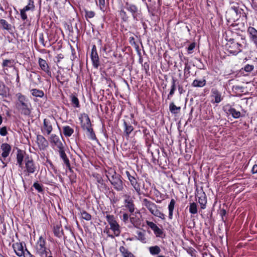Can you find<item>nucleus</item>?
<instances>
[{
    "mask_svg": "<svg viewBox=\"0 0 257 257\" xmlns=\"http://www.w3.org/2000/svg\"><path fill=\"white\" fill-rule=\"evenodd\" d=\"M125 10L131 13L135 21H139L141 19L142 14L141 9L136 5L126 2L124 7L119 11V16L122 22L128 23L130 19V17Z\"/></svg>",
    "mask_w": 257,
    "mask_h": 257,
    "instance_id": "nucleus-1",
    "label": "nucleus"
},
{
    "mask_svg": "<svg viewBox=\"0 0 257 257\" xmlns=\"http://www.w3.org/2000/svg\"><path fill=\"white\" fill-rule=\"evenodd\" d=\"M226 40L225 50L228 53L236 55L242 51L245 42L244 37L235 34L232 38L227 37Z\"/></svg>",
    "mask_w": 257,
    "mask_h": 257,
    "instance_id": "nucleus-2",
    "label": "nucleus"
},
{
    "mask_svg": "<svg viewBox=\"0 0 257 257\" xmlns=\"http://www.w3.org/2000/svg\"><path fill=\"white\" fill-rule=\"evenodd\" d=\"M16 97L15 105L17 109L25 112H30L32 110V105L28 98L20 92L17 93Z\"/></svg>",
    "mask_w": 257,
    "mask_h": 257,
    "instance_id": "nucleus-3",
    "label": "nucleus"
},
{
    "mask_svg": "<svg viewBox=\"0 0 257 257\" xmlns=\"http://www.w3.org/2000/svg\"><path fill=\"white\" fill-rule=\"evenodd\" d=\"M142 205L145 206L152 214L162 219H165V215L158 209V206L154 202L144 198L142 200Z\"/></svg>",
    "mask_w": 257,
    "mask_h": 257,
    "instance_id": "nucleus-4",
    "label": "nucleus"
},
{
    "mask_svg": "<svg viewBox=\"0 0 257 257\" xmlns=\"http://www.w3.org/2000/svg\"><path fill=\"white\" fill-rule=\"evenodd\" d=\"M79 119L81 124V126L84 131H86L87 135L93 139L95 138V135L91 128V124L90 119L86 113H82L79 117Z\"/></svg>",
    "mask_w": 257,
    "mask_h": 257,
    "instance_id": "nucleus-5",
    "label": "nucleus"
},
{
    "mask_svg": "<svg viewBox=\"0 0 257 257\" xmlns=\"http://www.w3.org/2000/svg\"><path fill=\"white\" fill-rule=\"evenodd\" d=\"M109 177L107 176L110 182L113 185L114 188L118 191H121L123 189V183L121 180V176L117 174L115 172H109Z\"/></svg>",
    "mask_w": 257,
    "mask_h": 257,
    "instance_id": "nucleus-6",
    "label": "nucleus"
},
{
    "mask_svg": "<svg viewBox=\"0 0 257 257\" xmlns=\"http://www.w3.org/2000/svg\"><path fill=\"white\" fill-rule=\"evenodd\" d=\"M35 250L37 254L41 257H47L50 250L46 247V241L42 237L40 236L36 244Z\"/></svg>",
    "mask_w": 257,
    "mask_h": 257,
    "instance_id": "nucleus-7",
    "label": "nucleus"
},
{
    "mask_svg": "<svg viewBox=\"0 0 257 257\" xmlns=\"http://www.w3.org/2000/svg\"><path fill=\"white\" fill-rule=\"evenodd\" d=\"M106 218L110 225V229L113 231L114 235L118 236L120 233V226L117 222L114 216L107 215Z\"/></svg>",
    "mask_w": 257,
    "mask_h": 257,
    "instance_id": "nucleus-8",
    "label": "nucleus"
},
{
    "mask_svg": "<svg viewBox=\"0 0 257 257\" xmlns=\"http://www.w3.org/2000/svg\"><path fill=\"white\" fill-rule=\"evenodd\" d=\"M90 59L93 67L95 69H98L100 65V62L95 45H92L90 53Z\"/></svg>",
    "mask_w": 257,
    "mask_h": 257,
    "instance_id": "nucleus-9",
    "label": "nucleus"
},
{
    "mask_svg": "<svg viewBox=\"0 0 257 257\" xmlns=\"http://www.w3.org/2000/svg\"><path fill=\"white\" fill-rule=\"evenodd\" d=\"M34 0H28V3L23 9H20L21 18L23 21H28V16L26 14L27 11H33L35 9Z\"/></svg>",
    "mask_w": 257,
    "mask_h": 257,
    "instance_id": "nucleus-10",
    "label": "nucleus"
},
{
    "mask_svg": "<svg viewBox=\"0 0 257 257\" xmlns=\"http://www.w3.org/2000/svg\"><path fill=\"white\" fill-rule=\"evenodd\" d=\"M55 121L54 117L50 116L48 118H45L43 122V127L42 131L43 133H46L47 135H49L52 131V123Z\"/></svg>",
    "mask_w": 257,
    "mask_h": 257,
    "instance_id": "nucleus-11",
    "label": "nucleus"
},
{
    "mask_svg": "<svg viewBox=\"0 0 257 257\" xmlns=\"http://www.w3.org/2000/svg\"><path fill=\"white\" fill-rule=\"evenodd\" d=\"M56 78L57 81L62 85L65 83L67 84L69 81V75L67 71L64 70H58Z\"/></svg>",
    "mask_w": 257,
    "mask_h": 257,
    "instance_id": "nucleus-12",
    "label": "nucleus"
},
{
    "mask_svg": "<svg viewBox=\"0 0 257 257\" xmlns=\"http://www.w3.org/2000/svg\"><path fill=\"white\" fill-rule=\"evenodd\" d=\"M25 164L26 171L28 173V175L29 174H33L35 172L37 167L32 158L27 156L25 159Z\"/></svg>",
    "mask_w": 257,
    "mask_h": 257,
    "instance_id": "nucleus-13",
    "label": "nucleus"
},
{
    "mask_svg": "<svg viewBox=\"0 0 257 257\" xmlns=\"http://www.w3.org/2000/svg\"><path fill=\"white\" fill-rule=\"evenodd\" d=\"M210 97L212 103H218L223 99V96L222 95V93L216 88L211 89Z\"/></svg>",
    "mask_w": 257,
    "mask_h": 257,
    "instance_id": "nucleus-14",
    "label": "nucleus"
},
{
    "mask_svg": "<svg viewBox=\"0 0 257 257\" xmlns=\"http://www.w3.org/2000/svg\"><path fill=\"white\" fill-rule=\"evenodd\" d=\"M247 34L250 43H253L257 49V30L253 27L249 26Z\"/></svg>",
    "mask_w": 257,
    "mask_h": 257,
    "instance_id": "nucleus-15",
    "label": "nucleus"
},
{
    "mask_svg": "<svg viewBox=\"0 0 257 257\" xmlns=\"http://www.w3.org/2000/svg\"><path fill=\"white\" fill-rule=\"evenodd\" d=\"M38 64L41 70L45 72L49 77H52L50 67L48 62L45 60L39 58L38 59Z\"/></svg>",
    "mask_w": 257,
    "mask_h": 257,
    "instance_id": "nucleus-16",
    "label": "nucleus"
},
{
    "mask_svg": "<svg viewBox=\"0 0 257 257\" xmlns=\"http://www.w3.org/2000/svg\"><path fill=\"white\" fill-rule=\"evenodd\" d=\"M125 174L128 179L130 181L132 186L134 187L136 191L139 194H140L141 192V188L140 185L138 183L137 179L134 176H132L128 171H126L125 172Z\"/></svg>",
    "mask_w": 257,
    "mask_h": 257,
    "instance_id": "nucleus-17",
    "label": "nucleus"
},
{
    "mask_svg": "<svg viewBox=\"0 0 257 257\" xmlns=\"http://www.w3.org/2000/svg\"><path fill=\"white\" fill-rule=\"evenodd\" d=\"M50 141L52 145L55 146L58 150L64 148L63 144L58 136L55 134L51 135Z\"/></svg>",
    "mask_w": 257,
    "mask_h": 257,
    "instance_id": "nucleus-18",
    "label": "nucleus"
},
{
    "mask_svg": "<svg viewBox=\"0 0 257 257\" xmlns=\"http://www.w3.org/2000/svg\"><path fill=\"white\" fill-rule=\"evenodd\" d=\"M37 143L40 150H44L48 146V142L41 135L37 136Z\"/></svg>",
    "mask_w": 257,
    "mask_h": 257,
    "instance_id": "nucleus-19",
    "label": "nucleus"
},
{
    "mask_svg": "<svg viewBox=\"0 0 257 257\" xmlns=\"http://www.w3.org/2000/svg\"><path fill=\"white\" fill-rule=\"evenodd\" d=\"M147 224L153 230L157 237H160L163 234V231L155 223L152 221H147Z\"/></svg>",
    "mask_w": 257,
    "mask_h": 257,
    "instance_id": "nucleus-20",
    "label": "nucleus"
},
{
    "mask_svg": "<svg viewBox=\"0 0 257 257\" xmlns=\"http://www.w3.org/2000/svg\"><path fill=\"white\" fill-rule=\"evenodd\" d=\"M9 93V88L4 82L0 80V98L4 99L7 98Z\"/></svg>",
    "mask_w": 257,
    "mask_h": 257,
    "instance_id": "nucleus-21",
    "label": "nucleus"
},
{
    "mask_svg": "<svg viewBox=\"0 0 257 257\" xmlns=\"http://www.w3.org/2000/svg\"><path fill=\"white\" fill-rule=\"evenodd\" d=\"M125 207L127 208L131 213H133L135 210V205L133 203V201L131 198V196L128 195H125Z\"/></svg>",
    "mask_w": 257,
    "mask_h": 257,
    "instance_id": "nucleus-22",
    "label": "nucleus"
},
{
    "mask_svg": "<svg viewBox=\"0 0 257 257\" xmlns=\"http://www.w3.org/2000/svg\"><path fill=\"white\" fill-rule=\"evenodd\" d=\"M13 249L16 254L19 256H22L24 253V247L21 242H16L13 244Z\"/></svg>",
    "mask_w": 257,
    "mask_h": 257,
    "instance_id": "nucleus-23",
    "label": "nucleus"
},
{
    "mask_svg": "<svg viewBox=\"0 0 257 257\" xmlns=\"http://www.w3.org/2000/svg\"><path fill=\"white\" fill-rule=\"evenodd\" d=\"M41 76L36 73L31 74L30 77V85L35 87L38 85L39 83L41 82Z\"/></svg>",
    "mask_w": 257,
    "mask_h": 257,
    "instance_id": "nucleus-24",
    "label": "nucleus"
},
{
    "mask_svg": "<svg viewBox=\"0 0 257 257\" xmlns=\"http://www.w3.org/2000/svg\"><path fill=\"white\" fill-rule=\"evenodd\" d=\"M96 5L100 10L104 12L109 6V0H95Z\"/></svg>",
    "mask_w": 257,
    "mask_h": 257,
    "instance_id": "nucleus-25",
    "label": "nucleus"
},
{
    "mask_svg": "<svg viewBox=\"0 0 257 257\" xmlns=\"http://www.w3.org/2000/svg\"><path fill=\"white\" fill-rule=\"evenodd\" d=\"M70 104L72 106L79 108L80 106L79 100L76 94H71L69 97Z\"/></svg>",
    "mask_w": 257,
    "mask_h": 257,
    "instance_id": "nucleus-26",
    "label": "nucleus"
},
{
    "mask_svg": "<svg viewBox=\"0 0 257 257\" xmlns=\"http://www.w3.org/2000/svg\"><path fill=\"white\" fill-rule=\"evenodd\" d=\"M1 149L2 150V157L3 158H7L10 153L11 150V146L7 143L2 144L1 145Z\"/></svg>",
    "mask_w": 257,
    "mask_h": 257,
    "instance_id": "nucleus-27",
    "label": "nucleus"
},
{
    "mask_svg": "<svg viewBox=\"0 0 257 257\" xmlns=\"http://www.w3.org/2000/svg\"><path fill=\"white\" fill-rule=\"evenodd\" d=\"M25 152L21 150H18L17 152V161L20 167H22L23 161L25 157Z\"/></svg>",
    "mask_w": 257,
    "mask_h": 257,
    "instance_id": "nucleus-28",
    "label": "nucleus"
},
{
    "mask_svg": "<svg viewBox=\"0 0 257 257\" xmlns=\"http://www.w3.org/2000/svg\"><path fill=\"white\" fill-rule=\"evenodd\" d=\"M15 64V60L11 59H3L2 66L4 69L8 70V68L14 67Z\"/></svg>",
    "mask_w": 257,
    "mask_h": 257,
    "instance_id": "nucleus-29",
    "label": "nucleus"
},
{
    "mask_svg": "<svg viewBox=\"0 0 257 257\" xmlns=\"http://www.w3.org/2000/svg\"><path fill=\"white\" fill-rule=\"evenodd\" d=\"M206 84V81L204 78L202 79H195L191 83V86L194 87H203Z\"/></svg>",
    "mask_w": 257,
    "mask_h": 257,
    "instance_id": "nucleus-30",
    "label": "nucleus"
},
{
    "mask_svg": "<svg viewBox=\"0 0 257 257\" xmlns=\"http://www.w3.org/2000/svg\"><path fill=\"white\" fill-rule=\"evenodd\" d=\"M31 95L35 97L43 98L45 96L44 91L37 88H33L30 90Z\"/></svg>",
    "mask_w": 257,
    "mask_h": 257,
    "instance_id": "nucleus-31",
    "label": "nucleus"
},
{
    "mask_svg": "<svg viewBox=\"0 0 257 257\" xmlns=\"http://www.w3.org/2000/svg\"><path fill=\"white\" fill-rule=\"evenodd\" d=\"M177 80L173 78L171 82V89L170 90L169 93L168 94L167 99H171L173 95L174 94L175 91L176 89V82Z\"/></svg>",
    "mask_w": 257,
    "mask_h": 257,
    "instance_id": "nucleus-32",
    "label": "nucleus"
},
{
    "mask_svg": "<svg viewBox=\"0 0 257 257\" xmlns=\"http://www.w3.org/2000/svg\"><path fill=\"white\" fill-rule=\"evenodd\" d=\"M53 232L54 235L59 238H61L63 235V229L61 225L60 224H57L54 226Z\"/></svg>",
    "mask_w": 257,
    "mask_h": 257,
    "instance_id": "nucleus-33",
    "label": "nucleus"
},
{
    "mask_svg": "<svg viewBox=\"0 0 257 257\" xmlns=\"http://www.w3.org/2000/svg\"><path fill=\"white\" fill-rule=\"evenodd\" d=\"M119 250L122 257H136L131 252L123 246L119 247Z\"/></svg>",
    "mask_w": 257,
    "mask_h": 257,
    "instance_id": "nucleus-34",
    "label": "nucleus"
},
{
    "mask_svg": "<svg viewBox=\"0 0 257 257\" xmlns=\"http://www.w3.org/2000/svg\"><path fill=\"white\" fill-rule=\"evenodd\" d=\"M0 27L3 30H6L9 32L12 31V26L6 20H0Z\"/></svg>",
    "mask_w": 257,
    "mask_h": 257,
    "instance_id": "nucleus-35",
    "label": "nucleus"
},
{
    "mask_svg": "<svg viewBox=\"0 0 257 257\" xmlns=\"http://www.w3.org/2000/svg\"><path fill=\"white\" fill-rule=\"evenodd\" d=\"M198 202L201 205L202 209H204L206 207V204L207 200L206 199V196L204 193H202L200 194V196H198Z\"/></svg>",
    "mask_w": 257,
    "mask_h": 257,
    "instance_id": "nucleus-36",
    "label": "nucleus"
},
{
    "mask_svg": "<svg viewBox=\"0 0 257 257\" xmlns=\"http://www.w3.org/2000/svg\"><path fill=\"white\" fill-rule=\"evenodd\" d=\"M149 250L150 253L153 255H158L161 251L160 247L158 245L150 246Z\"/></svg>",
    "mask_w": 257,
    "mask_h": 257,
    "instance_id": "nucleus-37",
    "label": "nucleus"
},
{
    "mask_svg": "<svg viewBox=\"0 0 257 257\" xmlns=\"http://www.w3.org/2000/svg\"><path fill=\"white\" fill-rule=\"evenodd\" d=\"M175 203H176L175 200L174 199H172L169 205H168L169 217L170 219L172 218L173 212V210L174 209Z\"/></svg>",
    "mask_w": 257,
    "mask_h": 257,
    "instance_id": "nucleus-38",
    "label": "nucleus"
},
{
    "mask_svg": "<svg viewBox=\"0 0 257 257\" xmlns=\"http://www.w3.org/2000/svg\"><path fill=\"white\" fill-rule=\"evenodd\" d=\"M62 129L63 134L65 137L71 136L74 132L73 129L69 126H64Z\"/></svg>",
    "mask_w": 257,
    "mask_h": 257,
    "instance_id": "nucleus-39",
    "label": "nucleus"
},
{
    "mask_svg": "<svg viewBox=\"0 0 257 257\" xmlns=\"http://www.w3.org/2000/svg\"><path fill=\"white\" fill-rule=\"evenodd\" d=\"M137 238L138 240H140L143 243L146 242V238L145 237V231H137Z\"/></svg>",
    "mask_w": 257,
    "mask_h": 257,
    "instance_id": "nucleus-40",
    "label": "nucleus"
},
{
    "mask_svg": "<svg viewBox=\"0 0 257 257\" xmlns=\"http://www.w3.org/2000/svg\"><path fill=\"white\" fill-rule=\"evenodd\" d=\"M124 125L125 126L124 133L126 136H128L133 131L134 128L131 125L127 124L125 120H124Z\"/></svg>",
    "mask_w": 257,
    "mask_h": 257,
    "instance_id": "nucleus-41",
    "label": "nucleus"
},
{
    "mask_svg": "<svg viewBox=\"0 0 257 257\" xmlns=\"http://www.w3.org/2000/svg\"><path fill=\"white\" fill-rule=\"evenodd\" d=\"M223 110L224 112H240L236 111L235 109L229 104H227L223 106Z\"/></svg>",
    "mask_w": 257,
    "mask_h": 257,
    "instance_id": "nucleus-42",
    "label": "nucleus"
},
{
    "mask_svg": "<svg viewBox=\"0 0 257 257\" xmlns=\"http://www.w3.org/2000/svg\"><path fill=\"white\" fill-rule=\"evenodd\" d=\"M254 69V66L253 65L246 64L244 67L242 68L240 70V72L243 73V71L247 73L251 72Z\"/></svg>",
    "mask_w": 257,
    "mask_h": 257,
    "instance_id": "nucleus-43",
    "label": "nucleus"
},
{
    "mask_svg": "<svg viewBox=\"0 0 257 257\" xmlns=\"http://www.w3.org/2000/svg\"><path fill=\"white\" fill-rule=\"evenodd\" d=\"M190 69H191L190 66L188 65V63H185L184 71V76L186 78H188L190 76Z\"/></svg>",
    "mask_w": 257,
    "mask_h": 257,
    "instance_id": "nucleus-44",
    "label": "nucleus"
},
{
    "mask_svg": "<svg viewBox=\"0 0 257 257\" xmlns=\"http://www.w3.org/2000/svg\"><path fill=\"white\" fill-rule=\"evenodd\" d=\"M104 79L106 81V84L107 85V86L110 87L112 88L113 87H116V84L114 82L112 81V80L108 77H105Z\"/></svg>",
    "mask_w": 257,
    "mask_h": 257,
    "instance_id": "nucleus-45",
    "label": "nucleus"
},
{
    "mask_svg": "<svg viewBox=\"0 0 257 257\" xmlns=\"http://www.w3.org/2000/svg\"><path fill=\"white\" fill-rule=\"evenodd\" d=\"M189 211L192 214H196L197 212V205L195 203H192L189 206Z\"/></svg>",
    "mask_w": 257,
    "mask_h": 257,
    "instance_id": "nucleus-46",
    "label": "nucleus"
},
{
    "mask_svg": "<svg viewBox=\"0 0 257 257\" xmlns=\"http://www.w3.org/2000/svg\"><path fill=\"white\" fill-rule=\"evenodd\" d=\"M70 48H71V60L72 61V66H73V62L75 61V60L77 58L76 56V53L75 51V49L72 46L70 45Z\"/></svg>",
    "mask_w": 257,
    "mask_h": 257,
    "instance_id": "nucleus-47",
    "label": "nucleus"
},
{
    "mask_svg": "<svg viewBox=\"0 0 257 257\" xmlns=\"http://www.w3.org/2000/svg\"><path fill=\"white\" fill-rule=\"evenodd\" d=\"M81 214L82 218L83 219H85L86 220L88 221V220H91V216L90 215V214H89L88 213H87L85 211H84V210L82 211L81 212Z\"/></svg>",
    "mask_w": 257,
    "mask_h": 257,
    "instance_id": "nucleus-48",
    "label": "nucleus"
},
{
    "mask_svg": "<svg viewBox=\"0 0 257 257\" xmlns=\"http://www.w3.org/2000/svg\"><path fill=\"white\" fill-rule=\"evenodd\" d=\"M169 109L171 112H173L175 110L180 111L181 109L180 107L177 106L174 102H171L169 105Z\"/></svg>",
    "mask_w": 257,
    "mask_h": 257,
    "instance_id": "nucleus-49",
    "label": "nucleus"
},
{
    "mask_svg": "<svg viewBox=\"0 0 257 257\" xmlns=\"http://www.w3.org/2000/svg\"><path fill=\"white\" fill-rule=\"evenodd\" d=\"M231 9L233 10L236 14H237L238 13H240V10L242 11L241 9L239 8V4L237 3H236L234 5H232L231 7Z\"/></svg>",
    "mask_w": 257,
    "mask_h": 257,
    "instance_id": "nucleus-50",
    "label": "nucleus"
},
{
    "mask_svg": "<svg viewBox=\"0 0 257 257\" xmlns=\"http://www.w3.org/2000/svg\"><path fill=\"white\" fill-rule=\"evenodd\" d=\"M196 44L195 42H192L191 43L187 49V52L188 54H192L193 52V50L196 47Z\"/></svg>",
    "mask_w": 257,
    "mask_h": 257,
    "instance_id": "nucleus-51",
    "label": "nucleus"
},
{
    "mask_svg": "<svg viewBox=\"0 0 257 257\" xmlns=\"http://www.w3.org/2000/svg\"><path fill=\"white\" fill-rule=\"evenodd\" d=\"M85 17L86 19L92 18L95 16V13L93 11H89L85 10Z\"/></svg>",
    "mask_w": 257,
    "mask_h": 257,
    "instance_id": "nucleus-52",
    "label": "nucleus"
},
{
    "mask_svg": "<svg viewBox=\"0 0 257 257\" xmlns=\"http://www.w3.org/2000/svg\"><path fill=\"white\" fill-rule=\"evenodd\" d=\"M39 42L40 43L44 46L47 47L46 43L47 42H45L44 40V35L43 33H41L39 36Z\"/></svg>",
    "mask_w": 257,
    "mask_h": 257,
    "instance_id": "nucleus-53",
    "label": "nucleus"
},
{
    "mask_svg": "<svg viewBox=\"0 0 257 257\" xmlns=\"http://www.w3.org/2000/svg\"><path fill=\"white\" fill-rule=\"evenodd\" d=\"M143 68L145 70V73L148 74L149 71V68H150V63L149 61L146 62L144 63V64L142 65Z\"/></svg>",
    "mask_w": 257,
    "mask_h": 257,
    "instance_id": "nucleus-54",
    "label": "nucleus"
},
{
    "mask_svg": "<svg viewBox=\"0 0 257 257\" xmlns=\"http://www.w3.org/2000/svg\"><path fill=\"white\" fill-rule=\"evenodd\" d=\"M228 114L227 117L228 118H231V117H233L235 118H239L240 116H242V115H241V113H227Z\"/></svg>",
    "mask_w": 257,
    "mask_h": 257,
    "instance_id": "nucleus-55",
    "label": "nucleus"
},
{
    "mask_svg": "<svg viewBox=\"0 0 257 257\" xmlns=\"http://www.w3.org/2000/svg\"><path fill=\"white\" fill-rule=\"evenodd\" d=\"M129 43H130V44L131 45L134 46L135 47H136L137 48H139V46L136 43V42L135 41V38L134 37H130V38H129Z\"/></svg>",
    "mask_w": 257,
    "mask_h": 257,
    "instance_id": "nucleus-56",
    "label": "nucleus"
},
{
    "mask_svg": "<svg viewBox=\"0 0 257 257\" xmlns=\"http://www.w3.org/2000/svg\"><path fill=\"white\" fill-rule=\"evenodd\" d=\"M33 187L39 192H42L43 191V188L42 186L38 183H35L33 184Z\"/></svg>",
    "mask_w": 257,
    "mask_h": 257,
    "instance_id": "nucleus-57",
    "label": "nucleus"
},
{
    "mask_svg": "<svg viewBox=\"0 0 257 257\" xmlns=\"http://www.w3.org/2000/svg\"><path fill=\"white\" fill-rule=\"evenodd\" d=\"M60 157L62 158V160L65 159V158H67V156L64 152V148L62 149L58 150Z\"/></svg>",
    "mask_w": 257,
    "mask_h": 257,
    "instance_id": "nucleus-58",
    "label": "nucleus"
},
{
    "mask_svg": "<svg viewBox=\"0 0 257 257\" xmlns=\"http://www.w3.org/2000/svg\"><path fill=\"white\" fill-rule=\"evenodd\" d=\"M16 81L17 82V85L20 86L21 85L20 83V78L19 76V73L18 69L16 70Z\"/></svg>",
    "mask_w": 257,
    "mask_h": 257,
    "instance_id": "nucleus-59",
    "label": "nucleus"
},
{
    "mask_svg": "<svg viewBox=\"0 0 257 257\" xmlns=\"http://www.w3.org/2000/svg\"><path fill=\"white\" fill-rule=\"evenodd\" d=\"M104 233H106L108 237H110L112 238H113L114 237L115 235H114V234H111L110 233L109 229L107 227H106L104 230Z\"/></svg>",
    "mask_w": 257,
    "mask_h": 257,
    "instance_id": "nucleus-60",
    "label": "nucleus"
},
{
    "mask_svg": "<svg viewBox=\"0 0 257 257\" xmlns=\"http://www.w3.org/2000/svg\"><path fill=\"white\" fill-rule=\"evenodd\" d=\"M7 134L6 127H3L0 129V135L2 136H5Z\"/></svg>",
    "mask_w": 257,
    "mask_h": 257,
    "instance_id": "nucleus-61",
    "label": "nucleus"
},
{
    "mask_svg": "<svg viewBox=\"0 0 257 257\" xmlns=\"http://www.w3.org/2000/svg\"><path fill=\"white\" fill-rule=\"evenodd\" d=\"M179 92L180 94H183L185 92V90L184 89L183 86L181 85L178 86Z\"/></svg>",
    "mask_w": 257,
    "mask_h": 257,
    "instance_id": "nucleus-62",
    "label": "nucleus"
},
{
    "mask_svg": "<svg viewBox=\"0 0 257 257\" xmlns=\"http://www.w3.org/2000/svg\"><path fill=\"white\" fill-rule=\"evenodd\" d=\"M233 89L236 90V91H239L240 92H243V87L242 86H234L233 87Z\"/></svg>",
    "mask_w": 257,
    "mask_h": 257,
    "instance_id": "nucleus-63",
    "label": "nucleus"
},
{
    "mask_svg": "<svg viewBox=\"0 0 257 257\" xmlns=\"http://www.w3.org/2000/svg\"><path fill=\"white\" fill-rule=\"evenodd\" d=\"M64 163L66 165L67 168L70 169V164L69 163V160L68 158L63 159Z\"/></svg>",
    "mask_w": 257,
    "mask_h": 257,
    "instance_id": "nucleus-64",
    "label": "nucleus"
}]
</instances>
